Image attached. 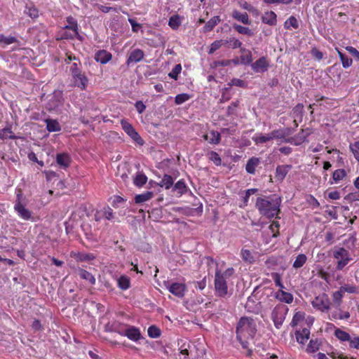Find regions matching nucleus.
I'll list each match as a JSON object with an SVG mask.
<instances>
[{
	"instance_id": "39",
	"label": "nucleus",
	"mask_w": 359,
	"mask_h": 359,
	"mask_svg": "<svg viewBox=\"0 0 359 359\" xmlns=\"http://www.w3.org/2000/svg\"><path fill=\"white\" fill-rule=\"evenodd\" d=\"M334 336L341 341H348L351 340L350 334L341 330L340 328H336L334 330Z\"/></svg>"
},
{
	"instance_id": "13",
	"label": "nucleus",
	"mask_w": 359,
	"mask_h": 359,
	"mask_svg": "<svg viewBox=\"0 0 359 359\" xmlns=\"http://www.w3.org/2000/svg\"><path fill=\"white\" fill-rule=\"evenodd\" d=\"M269 66L267 57L262 56L251 65L252 69L255 72L262 73L267 71Z\"/></svg>"
},
{
	"instance_id": "56",
	"label": "nucleus",
	"mask_w": 359,
	"mask_h": 359,
	"mask_svg": "<svg viewBox=\"0 0 359 359\" xmlns=\"http://www.w3.org/2000/svg\"><path fill=\"white\" fill-rule=\"evenodd\" d=\"M190 95L187 93L178 94L175 97L176 104H182L190 99Z\"/></svg>"
},
{
	"instance_id": "22",
	"label": "nucleus",
	"mask_w": 359,
	"mask_h": 359,
	"mask_svg": "<svg viewBox=\"0 0 359 359\" xmlns=\"http://www.w3.org/2000/svg\"><path fill=\"white\" fill-rule=\"evenodd\" d=\"M263 23L270 26H274L277 23V15L273 11H266L262 17Z\"/></svg>"
},
{
	"instance_id": "17",
	"label": "nucleus",
	"mask_w": 359,
	"mask_h": 359,
	"mask_svg": "<svg viewBox=\"0 0 359 359\" xmlns=\"http://www.w3.org/2000/svg\"><path fill=\"white\" fill-rule=\"evenodd\" d=\"M292 165H279L276 167L275 177L278 181H283L289 171L292 169Z\"/></svg>"
},
{
	"instance_id": "43",
	"label": "nucleus",
	"mask_w": 359,
	"mask_h": 359,
	"mask_svg": "<svg viewBox=\"0 0 359 359\" xmlns=\"http://www.w3.org/2000/svg\"><path fill=\"white\" fill-rule=\"evenodd\" d=\"M117 283L119 288L126 290L130 287V279L126 276H121L117 279Z\"/></svg>"
},
{
	"instance_id": "64",
	"label": "nucleus",
	"mask_w": 359,
	"mask_h": 359,
	"mask_svg": "<svg viewBox=\"0 0 359 359\" xmlns=\"http://www.w3.org/2000/svg\"><path fill=\"white\" fill-rule=\"evenodd\" d=\"M81 65V62L78 58V60H75L70 67L69 72H71V74L72 75L75 73H77L78 72L81 71L80 69Z\"/></svg>"
},
{
	"instance_id": "9",
	"label": "nucleus",
	"mask_w": 359,
	"mask_h": 359,
	"mask_svg": "<svg viewBox=\"0 0 359 359\" xmlns=\"http://www.w3.org/2000/svg\"><path fill=\"white\" fill-rule=\"evenodd\" d=\"M164 284L169 292L177 297H183L186 290V285L183 283H172L164 281Z\"/></svg>"
},
{
	"instance_id": "46",
	"label": "nucleus",
	"mask_w": 359,
	"mask_h": 359,
	"mask_svg": "<svg viewBox=\"0 0 359 359\" xmlns=\"http://www.w3.org/2000/svg\"><path fill=\"white\" fill-rule=\"evenodd\" d=\"M147 181V176L143 173L138 172L136 175L133 182L135 186L141 187L146 184Z\"/></svg>"
},
{
	"instance_id": "47",
	"label": "nucleus",
	"mask_w": 359,
	"mask_h": 359,
	"mask_svg": "<svg viewBox=\"0 0 359 359\" xmlns=\"http://www.w3.org/2000/svg\"><path fill=\"white\" fill-rule=\"evenodd\" d=\"M75 258L78 261L85 262L94 259L95 258V256L92 253L78 252L75 255Z\"/></svg>"
},
{
	"instance_id": "53",
	"label": "nucleus",
	"mask_w": 359,
	"mask_h": 359,
	"mask_svg": "<svg viewBox=\"0 0 359 359\" xmlns=\"http://www.w3.org/2000/svg\"><path fill=\"white\" fill-rule=\"evenodd\" d=\"M349 149L355 160L359 162V141L354 142L349 144Z\"/></svg>"
},
{
	"instance_id": "54",
	"label": "nucleus",
	"mask_w": 359,
	"mask_h": 359,
	"mask_svg": "<svg viewBox=\"0 0 359 359\" xmlns=\"http://www.w3.org/2000/svg\"><path fill=\"white\" fill-rule=\"evenodd\" d=\"M233 27L239 34H245L250 36L253 35V32H252V30L247 27L236 25H234Z\"/></svg>"
},
{
	"instance_id": "20",
	"label": "nucleus",
	"mask_w": 359,
	"mask_h": 359,
	"mask_svg": "<svg viewBox=\"0 0 359 359\" xmlns=\"http://www.w3.org/2000/svg\"><path fill=\"white\" fill-rule=\"evenodd\" d=\"M144 57V53L140 49L133 50L126 61V64L129 66L131 63H136L141 61Z\"/></svg>"
},
{
	"instance_id": "18",
	"label": "nucleus",
	"mask_w": 359,
	"mask_h": 359,
	"mask_svg": "<svg viewBox=\"0 0 359 359\" xmlns=\"http://www.w3.org/2000/svg\"><path fill=\"white\" fill-rule=\"evenodd\" d=\"M123 336H126L130 340L136 341L140 339L141 334L139 329L133 326H127Z\"/></svg>"
},
{
	"instance_id": "38",
	"label": "nucleus",
	"mask_w": 359,
	"mask_h": 359,
	"mask_svg": "<svg viewBox=\"0 0 359 359\" xmlns=\"http://www.w3.org/2000/svg\"><path fill=\"white\" fill-rule=\"evenodd\" d=\"M0 139L5 140V139H11V140H16L17 136H15L12 130L11 127H6L0 130Z\"/></svg>"
},
{
	"instance_id": "59",
	"label": "nucleus",
	"mask_w": 359,
	"mask_h": 359,
	"mask_svg": "<svg viewBox=\"0 0 359 359\" xmlns=\"http://www.w3.org/2000/svg\"><path fill=\"white\" fill-rule=\"evenodd\" d=\"M240 62L243 65H249L252 62V53L250 51L247 52L245 54L241 55L240 57Z\"/></svg>"
},
{
	"instance_id": "28",
	"label": "nucleus",
	"mask_w": 359,
	"mask_h": 359,
	"mask_svg": "<svg viewBox=\"0 0 359 359\" xmlns=\"http://www.w3.org/2000/svg\"><path fill=\"white\" fill-rule=\"evenodd\" d=\"M67 25L65 26V29H69L74 32V36L79 35V25L77 20L72 16L67 18Z\"/></svg>"
},
{
	"instance_id": "42",
	"label": "nucleus",
	"mask_w": 359,
	"mask_h": 359,
	"mask_svg": "<svg viewBox=\"0 0 359 359\" xmlns=\"http://www.w3.org/2000/svg\"><path fill=\"white\" fill-rule=\"evenodd\" d=\"M307 260V257L304 254H299L297 256L292 266L296 269H300L304 266Z\"/></svg>"
},
{
	"instance_id": "19",
	"label": "nucleus",
	"mask_w": 359,
	"mask_h": 359,
	"mask_svg": "<svg viewBox=\"0 0 359 359\" xmlns=\"http://www.w3.org/2000/svg\"><path fill=\"white\" fill-rule=\"evenodd\" d=\"M260 158L252 156L248 159L245 165V170L248 173L254 175L256 168L260 164Z\"/></svg>"
},
{
	"instance_id": "31",
	"label": "nucleus",
	"mask_w": 359,
	"mask_h": 359,
	"mask_svg": "<svg viewBox=\"0 0 359 359\" xmlns=\"http://www.w3.org/2000/svg\"><path fill=\"white\" fill-rule=\"evenodd\" d=\"M107 330L111 332H115L121 335H123L125 331V329L127 327V325H122L118 322H113L111 323H109L107 325Z\"/></svg>"
},
{
	"instance_id": "60",
	"label": "nucleus",
	"mask_w": 359,
	"mask_h": 359,
	"mask_svg": "<svg viewBox=\"0 0 359 359\" xmlns=\"http://www.w3.org/2000/svg\"><path fill=\"white\" fill-rule=\"evenodd\" d=\"M339 290H341V292L343 294L344 292H348V293H351V294H354V293H356V292H357L356 287L354 286V285H345L344 286H341Z\"/></svg>"
},
{
	"instance_id": "8",
	"label": "nucleus",
	"mask_w": 359,
	"mask_h": 359,
	"mask_svg": "<svg viewBox=\"0 0 359 359\" xmlns=\"http://www.w3.org/2000/svg\"><path fill=\"white\" fill-rule=\"evenodd\" d=\"M330 300L327 294H323L320 296L316 297L312 301V305L321 311H327L330 309Z\"/></svg>"
},
{
	"instance_id": "34",
	"label": "nucleus",
	"mask_w": 359,
	"mask_h": 359,
	"mask_svg": "<svg viewBox=\"0 0 359 359\" xmlns=\"http://www.w3.org/2000/svg\"><path fill=\"white\" fill-rule=\"evenodd\" d=\"M276 298L278 299L280 302H283L287 304H290L293 301L292 294L291 293L285 292L283 290H280V292L276 294Z\"/></svg>"
},
{
	"instance_id": "14",
	"label": "nucleus",
	"mask_w": 359,
	"mask_h": 359,
	"mask_svg": "<svg viewBox=\"0 0 359 359\" xmlns=\"http://www.w3.org/2000/svg\"><path fill=\"white\" fill-rule=\"evenodd\" d=\"M96 222H100L102 218H105L108 221L114 222L115 218L113 210L110 207L104 208L102 210L97 211L95 215Z\"/></svg>"
},
{
	"instance_id": "29",
	"label": "nucleus",
	"mask_w": 359,
	"mask_h": 359,
	"mask_svg": "<svg viewBox=\"0 0 359 359\" xmlns=\"http://www.w3.org/2000/svg\"><path fill=\"white\" fill-rule=\"evenodd\" d=\"M25 14L33 20L39 18V9L32 3L27 4L24 11Z\"/></svg>"
},
{
	"instance_id": "40",
	"label": "nucleus",
	"mask_w": 359,
	"mask_h": 359,
	"mask_svg": "<svg viewBox=\"0 0 359 359\" xmlns=\"http://www.w3.org/2000/svg\"><path fill=\"white\" fill-rule=\"evenodd\" d=\"M228 43H229L228 40L220 39V40L215 41L214 42H212L211 43L210 46L209 53L212 54V53H215L216 50L219 49L222 46H226Z\"/></svg>"
},
{
	"instance_id": "45",
	"label": "nucleus",
	"mask_w": 359,
	"mask_h": 359,
	"mask_svg": "<svg viewBox=\"0 0 359 359\" xmlns=\"http://www.w3.org/2000/svg\"><path fill=\"white\" fill-rule=\"evenodd\" d=\"M182 22L178 15H174L169 19L168 25L172 29H177Z\"/></svg>"
},
{
	"instance_id": "21",
	"label": "nucleus",
	"mask_w": 359,
	"mask_h": 359,
	"mask_svg": "<svg viewBox=\"0 0 359 359\" xmlns=\"http://www.w3.org/2000/svg\"><path fill=\"white\" fill-rule=\"evenodd\" d=\"M56 162L62 168L66 169L71 163V158L67 153L57 154L56 156Z\"/></svg>"
},
{
	"instance_id": "11",
	"label": "nucleus",
	"mask_w": 359,
	"mask_h": 359,
	"mask_svg": "<svg viewBox=\"0 0 359 359\" xmlns=\"http://www.w3.org/2000/svg\"><path fill=\"white\" fill-rule=\"evenodd\" d=\"M349 170H346L344 168L335 170L332 174V181H330V184H339L342 182L348 181V172Z\"/></svg>"
},
{
	"instance_id": "4",
	"label": "nucleus",
	"mask_w": 359,
	"mask_h": 359,
	"mask_svg": "<svg viewBox=\"0 0 359 359\" xmlns=\"http://www.w3.org/2000/svg\"><path fill=\"white\" fill-rule=\"evenodd\" d=\"M288 308L283 304H278L273 309L271 318L276 328L279 329L282 326Z\"/></svg>"
},
{
	"instance_id": "24",
	"label": "nucleus",
	"mask_w": 359,
	"mask_h": 359,
	"mask_svg": "<svg viewBox=\"0 0 359 359\" xmlns=\"http://www.w3.org/2000/svg\"><path fill=\"white\" fill-rule=\"evenodd\" d=\"M203 138L210 144H218L221 140V135L217 131L210 130L203 135Z\"/></svg>"
},
{
	"instance_id": "7",
	"label": "nucleus",
	"mask_w": 359,
	"mask_h": 359,
	"mask_svg": "<svg viewBox=\"0 0 359 359\" xmlns=\"http://www.w3.org/2000/svg\"><path fill=\"white\" fill-rule=\"evenodd\" d=\"M121 123L123 130L128 136H130L138 144H143V140L130 123L126 121H121Z\"/></svg>"
},
{
	"instance_id": "50",
	"label": "nucleus",
	"mask_w": 359,
	"mask_h": 359,
	"mask_svg": "<svg viewBox=\"0 0 359 359\" xmlns=\"http://www.w3.org/2000/svg\"><path fill=\"white\" fill-rule=\"evenodd\" d=\"M152 197V193L147 191L142 194L136 195L135 197V201L136 203H142L149 200Z\"/></svg>"
},
{
	"instance_id": "57",
	"label": "nucleus",
	"mask_w": 359,
	"mask_h": 359,
	"mask_svg": "<svg viewBox=\"0 0 359 359\" xmlns=\"http://www.w3.org/2000/svg\"><path fill=\"white\" fill-rule=\"evenodd\" d=\"M320 343L318 340L311 339L306 348V351L309 353H314L319 349Z\"/></svg>"
},
{
	"instance_id": "10",
	"label": "nucleus",
	"mask_w": 359,
	"mask_h": 359,
	"mask_svg": "<svg viewBox=\"0 0 359 359\" xmlns=\"http://www.w3.org/2000/svg\"><path fill=\"white\" fill-rule=\"evenodd\" d=\"M72 76L74 86L79 88L82 90L86 89L88 79L82 71L72 74Z\"/></svg>"
},
{
	"instance_id": "51",
	"label": "nucleus",
	"mask_w": 359,
	"mask_h": 359,
	"mask_svg": "<svg viewBox=\"0 0 359 359\" xmlns=\"http://www.w3.org/2000/svg\"><path fill=\"white\" fill-rule=\"evenodd\" d=\"M208 156L210 161H212L215 165L218 166L222 164V159L219 155L214 151H211L208 154Z\"/></svg>"
},
{
	"instance_id": "1",
	"label": "nucleus",
	"mask_w": 359,
	"mask_h": 359,
	"mask_svg": "<svg viewBox=\"0 0 359 359\" xmlns=\"http://www.w3.org/2000/svg\"><path fill=\"white\" fill-rule=\"evenodd\" d=\"M281 198L273 194L264 197H258L255 203V207L260 215L269 219H279L280 213Z\"/></svg>"
},
{
	"instance_id": "15",
	"label": "nucleus",
	"mask_w": 359,
	"mask_h": 359,
	"mask_svg": "<svg viewBox=\"0 0 359 359\" xmlns=\"http://www.w3.org/2000/svg\"><path fill=\"white\" fill-rule=\"evenodd\" d=\"M62 92L60 90L54 91L53 95L48 104L50 107L49 109L52 110L57 108L59 106L62 105Z\"/></svg>"
},
{
	"instance_id": "52",
	"label": "nucleus",
	"mask_w": 359,
	"mask_h": 359,
	"mask_svg": "<svg viewBox=\"0 0 359 359\" xmlns=\"http://www.w3.org/2000/svg\"><path fill=\"white\" fill-rule=\"evenodd\" d=\"M342 297H343V293L341 292L340 290L333 292L332 301L337 308H339L340 306L341 302H342Z\"/></svg>"
},
{
	"instance_id": "23",
	"label": "nucleus",
	"mask_w": 359,
	"mask_h": 359,
	"mask_svg": "<svg viewBox=\"0 0 359 359\" xmlns=\"http://www.w3.org/2000/svg\"><path fill=\"white\" fill-rule=\"evenodd\" d=\"M76 271L77 275L79 276V277L81 279L88 281L89 283L92 285L95 284V282H96L95 278L91 273H90V272L87 271L86 270L81 269V268L77 269Z\"/></svg>"
},
{
	"instance_id": "55",
	"label": "nucleus",
	"mask_w": 359,
	"mask_h": 359,
	"mask_svg": "<svg viewBox=\"0 0 359 359\" xmlns=\"http://www.w3.org/2000/svg\"><path fill=\"white\" fill-rule=\"evenodd\" d=\"M17 42V39L12 36H6L4 34H0V44L10 45Z\"/></svg>"
},
{
	"instance_id": "30",
	"label": "nucleus",
	"mask_w": 359,
	"mask_h": 359,
	"mask_svg": "<svg viewBox=\"0 0 359 359\" xmlns=\"http://www.w3.org/2000/svg\"><path fill=\"white\" fill-rule=\"evenodd\" d=\"M232 18L245 25H250L251 21L247 13H241L238 11H233L231 15Z\"/></svg>"
},
{
	"instance_id": "61",
	"label": "nucleus",
	"mask_w": 359,
	"mask_h": 359,
	"mask_svg": "<svg viewBox=\"0 0 359 359\" xmlns=\"http://www.w3.org/2000/svg\"><path fill=\"white\" fill-rule=\"evenodd\" d=\"M239 101L233 102L227 108L226 115L228 116L236 114V108L238 107Z\"/></svg>"
},
{
	"instance_id": "32",
	"label": "nucleus",
	"mask_w": 359,
	"mask_h": 359,
	"mask_svg": "<svg viewBox=\"0 0 359 359\" xmlns=\"http://www.w3.org/2000/svg\"><path fill=\"white\" fill-rule=\"evenodd\" d=\"M252 139L253 142H255V144L257 145L262 144H264L266 142L271 140V137L269 133H268V134H262V133L256 134L255 135H254L252 137Z\"/></svg>"
},
{
	"instance_id": "16",
	"label": "nucleus",
	"mask_w": 359,
	"mask_h": 359,
	"mask_svg": "<svg viewBox=\"0 0 359 359\" xmlns=\"http://www.w3.org/2000/svg\"><path fill=\"white\" fill-rule=\"evenodd\" d=\"M94 59L96 62L104 65L112 59V54L106 50H100L95 53Z\"/></svg>"
},
{
	"instance_id": "36",
	"label": "nucleus",
	"mask_w": 359,
	"mask_h": 359,
	"mask_svg": "<svg viewBox=\"0 0 359 359\" xmlns=\"http://www.w3.org/2000/svg\"><path fill=\"white\" fill-rule=\"evenodd\" d=\"M335 50H337L339 57L341 60L342 67L344 68H348L349 67H351L353 63L352 59L349 58L348 56L344 54L338 48H336Z\"/></svg>"
},
{
	"instance_id": "63",
	"label": "nucleus",
	"mask_w": 359,
	"mask_h": 359,
	"mask_svg": "<svg viewBox=\"0 0 359 359\" xmlns=\"http://www.w3.org/2000/svg\"><path fill=\"white\" fill-rule=\"evenodd\" d=\"M304 319V314L301 312H297L292 318V322L290 323L292 327H295L299 322Z\"/></svg>"
},
{
	"instance_id": "12",
	"label": "nucleus",
	"mask_w": 359,
	"mask_h": 359,
	"mask_svg": "<svg viewBox=\"0 0 359 359\" xmlns=\"http://www.w3.org/2000/svg\"><path fill=\"white\" fill-rule=\"evenodd\" d=\"M291 130L290 128H280L277 130H272L269 134L271 137V140L277 139L282 140L284 139L285 142H292L291 138H286L290 134Z\"/></svg>"
},
{
	"instance_id": "44",
	"label": "nucleus",
	"mask_w": 359,
	"mask_h": 359,
	"mask_svg": "<svg viewBox=\"0 0 359 359\" xmlns=\"http://www.w3.org/2000/svg\"><path fill=\"white\" fill-rule=\"evenodd\" d=\"M241 255L243 260L245 262L252 264L255 262V257L249 250L242 249Z\"/></svg>"
},
{
	"instance_id": "41",
	"label": "nucleus",
	"mask_w": 359,
	"mask_h": 359,
	"mask_svg": "<svg viewBox=\"0 0 359 359\" xmlns=\"http://www.w3.org/2000/svg\"><path fill=\"white\" fill-rule=\"evenodd\" d=\"M173 179L170 175H165L161 182L158 183V186L165 187V189H168L171 187H173Z\"/></svg>"
},
{
	"instance_id": "27",
	"label": "nucleus",
	"mask_w": 359,
	"mask_h": 359,
	"mask_svg": "<svg viewBox=\"0 0 359 359\" xmlns=\"http://www.w3.org/2000/svg\"><path fill=\"white\" fill-rule=\"evenodd\" d=\"M297 341L302 344H304L310 336V330L303 328L302 330H297L295 332Z\"/></svg>"
},
{
	"instance_id": "35",
	"label": "nucleus",
	"mask_w": 359,
	"mask_h": 359,
	"mask_svg": "<svg viewBox=\"0 0 359 359\" xmlns=\"http://www.w3.org/2000/svg\"><path fill=\"white\" fill-rule=\"evenodd\" d=\"M46 128L49 132H58L61 130V126L57 121L54 119H46Z\"/></svg>"
},
{
	"instance_id": "2",
	"label": "nucleus",
	"mask_w": 359,
	"mask_h": 359,
	"mask_svg": "<svg viewBox=\"0 0 359 359\" xmlns=\"http://www.w3.org/2000/svg\"><path fill=\"white\" fill-rule=\"evenodd\" d=\"M257 332L254 320L248 317H242L236 327L237 339L241 341L242 338L252 339Z\"/></svg>"
},
{
	"instance_id": "58",
	"label": "nucleus",
	"mask_w": 359,
	"mask_h": 359,
	"mask_svg": "<svg viewBox=\"0 0 359 359\" xmlns=\"http://www.w3.org/2000/svg\"><path fill=\"white\" fill-rule=\"evenodd\" d=\"M182 71V66L180 64L176 65L172 71L168 74L169 77L177 80L178 75L180 74Z\"/></svg>"
},
{
	"instance_id": "26",
	"label": "nucleus",
	"mask_w": 359,
	"mask_h": 359,
	"mask_svg": "<svg viewBox=\"0 0 359 359\" xmlns=\"http://www.w3.org/2000/svg\"><path fill=\"white\" fill-rule=\"evenodd\" d=\"M187 191V187L183 180H179L172 187V191L175 193L177 196H181Z\"/></svg>"
},
{
	"instance_id": "37",
	"label": "nucleus",
	"mask_w": 359,
	"mask_h": 359,
	"mask_svg": "<svg viewBox=\"0 0 359 359\" xmlns=\"http://www.w3.org/2000/svg\"><path fill=\"white\" fill-rule=\"evenodd\" d=\"M350 318L348 311H342L340 309L331 313L330 319L347 320Z\"/></svg>"
},
{
	"instance_id": "25",
	"label": "nucleus",
	"mask_w": 359,
	"mask_h": 359,
	"mask_svg": "<svg viewBox=\"0 0 359 359\" xmlns=\"http://www.w3.org/2000/svg\"><path fill=\"white\" fill-rule=\"evenodd\" d=\"M304 112V105L297 104L292 110L291 116L294 118V123L297 126V120L302 121Z\"/></svg>"
},
{
	"instance_id": "62",
	"label": "nucleus",
	"mask_w": 359,
	"mask_h": 359,
	"mask_svg": "<svg viewBox=\"0 0 359 359\" xmlns=\"http://www.w3.org/2000/svg\"><path fill=\"white\" fill-rule=\"evenodd\" d=\"M229 85L235 86L241 88H245L247 86V83L245 81L236 78L231 79V81L229 83Z\"/></svg>"
},
{
	"instance_id": "3",
	"label": "nucleus",
	"mask_w": 359,
	"mask_h": 359,
	"mask_svg": "<svg viewBox=\"0 0 359 359\" xmlns=\"http://www.w3.org/2000/svg\"><path fill=\"white\" fill-rule=\"evenodd\" d=\"M332 257L337 259V270H342L352 260L349 252L343 247H334L332 250Z\"/></svg>"
},
{
	"instance_id": "49",
	"label": "nucleus",
	"mask_w": 359,
	"mask_h": 359,
	"mask_svg": "<svg viewBox=\"0 0 359 359\" xmlns=\"http://www.w3.org/2000/svg\"><path fill=\"white\" fill-rule=\"evenodd\" d=\"M284 27L287 29H290L291 27L297 29L299 27V23L297 20L294 16H290L284 23Z\"/></svg>"
},
{
	"instance_id": "48",
	"label": "nucleus",
	"mask_w": 359,
	"mask_h": 359,
	"mask_svg": "<svg viewBox=\"0 0 359 359\" xmlns=\"http://www.w3.org/2000/svg\"><path fill=\"white\" fill-rule=\"evenodd\" d=\"M111 199V205L115 208H123L126 202V200L120 196H114Z\"/></svg>"
},
{
	"instance_id": "33",
	"label": "nucleus",
	"mask_w": 359,
	"mask_h": 359,
	"mask_svg": "<svg viewBox=\"0 0 359 359\" xmlns=\"http://www.w3.org/2000/svg\"><path fill=\"white\" fill-rule=\"evenodd\" d=\"M220 18L218 15L210 18L203 27V32H209L212 31L214 27L220 22Z\"/></svg>"
},
{
	"instance_id": "6",
	"label": "nucleus",
	"mask_w": 359,
	"mask_h": 359,
	"mask_svg": "<svg viewBox=\"0 0 359 359\" xmlns=\"http://www.w3.org/2000/svg\"><path fill=\"white\" fill-rule=\"evenodd\" d=\"M22 194H18L17 198L14 205V209L21 218L24 219H29L32 217V212L25 208V205L22 204Z\"/></svg>"
},
{
	"instance_id": "5",
	"label": "nucleus",
	"mask_w": 359,
	"mask_h": 359,
	"mask_svg": "<svg viewBox=\"0 0 359 359\" xmlns=\"http://www.w3.org/2000/svg\"><path fill=\"white\" fill-rule=\"evenodd\" d=\"M215 289L217 296L224 297L228 294V287L225 278L220 271L217 270L215 276Z\"/></svg>"
}]
</instances>
